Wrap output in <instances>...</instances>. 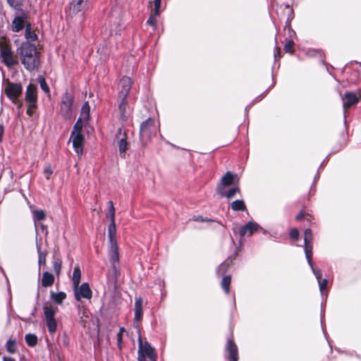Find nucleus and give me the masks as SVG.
I'll use <instances>...</instances> for the list:
<instances>
[{"label": "nucleus", "mask_w": 361, "mask_h": 361, "mask_svg": "<svg viewBox=\"0 0 361 361\" xmlns=\"http://www.w3.org/2000/svg\"><path fill=\"white\" fill-rule=\"evenodd\" d=\"M37 252H38V255H39V259H38L39 266L41 267L42 265H45L47 252L46 251H44V252L42 251L39 246H37Z\"/></svg>", "instance_id": "nucleus-34"}, {"label": "nucleus", "mask_w": 361, "mask_h": 361, "mask_svg": "<svg viewBox=\"0 0 361 361\" xmlns=\"http://www.w3.org/2000/svg\"><path fill=\"white\" fill-rule=\"evenodd\" d=\"M290 237L294 240H298L299 238V231L297 228H292L290 231Z\"/></svg>", "instance_id": "nucleus-49"}, {"label": "nucleus", "mask_w": 361, "mask_h": 361, "mask_svg": "<svg viewBox=\"0 0 361 361\" xmlns=\"http://www.w3.org/2000/svg\"><path fill=\"white\" fill-rule=\"evenodd\" d=\"M35 312H36V308L35 307V308H34V310H33V311H32V312L31 313V315H32V316H34V315H35Z\"/></svg>", "instance_id": "nucleus-62"}, {"label": "nucleus", "mask_w": 361, "mask_h": 361, "mask_svg": "<svg viewBox=\"0 0 361 361\" xmlns=\"http://www.w3.org/2000/svg\"><path fill=\"white\" fill-rule=\"evenodd\" d=\"M61 261L59 259H56L54 262L53 267L54 270L56 272L57 275L60 274L61 269Z\"/></svg>", "instance_id": "nucleus-45"}, {"label": "nucleus", "mask_w": 361, "mask_h": 361, "mask_svg": "<svg viewBox=\"0 0 361 361\" xmlns=\"http://www.w3.org/2000/svg\"><path fill=\"white\" fill-rule=\"evenodd\" d=\"M26 101L30 104L31 106L36 107L37 103V87L34 84L30 83L26 90L25 94Z\"/></svg>", "instance_id": "nucleus-16"}, {"label": "nucleus", "mask_w": 361, "mask_h": 361, "mask_svg": "<svg viewBox=\"0 0 361 361\" xmlns=\"http://www.w3.org/2000/svg\"><path fill=\"white\" fill-rule=\"evenodd\" d=\"M118 143L120 153L126 152L128 145L127 135H123L122 137L118 136Z\"/></svg>", "instance_id": "nucleus-29"}, {"label": "nucleus", "mask_w": 361, "mask_h": 361, "mask_svg": "<svg viewBox=\"0 0 361 361\" xmlns=\"http://www.w3.org/2000/svg\"><path fill=\"white\" fill-rule=\"evenodd\" d=\"M30 318H25V319H23L24 321H26L27 319H29Z\"/></svg>", "instance_id": "nucleus-64"}, {"label": "nucleus", "mask_w": 361, "mask_h": 361, "mask_svg": "<svg viewBox=\"0 0 361 361\" xmlns=\"http://www.w3.org/2000/svg\"><path fill=\"white\" fill-rule=\"evenodd\" d=\"M124 331H125V329H124L123 327H121V328L120 329V331H119V333H121V334H122V333H123V332H124Z\"/></svg>", "instance_id": "nucleus-61"}, {"label": "nucleus", "mask_w": 361, "mask_h": 361, "mask_svg": "<svg viewBox=\"0 0 361 361\" xmlns=\"http://www.w3.org/2000/svg\"><path fill=\"white\" fill-rule=\"evenodd\" d=\"M310 265V267H311V269L312 271V272L314 273L316 279H317L318 281H319L321 279H322V271L320 269H317L314 267V262H312V263L310 264H308Z\"/></svg>", "instance_id": "nucleus-41"}, {"label": "nucleus", "mask_w": 361, "mask_h": 361, "mask_svg": "<svg viewBox=\"0 0 361 361\" xmlns=\"http://www.w3.org/2000/svg\"><path fill=\"white\" fill-rule=\"evenodd\" d=\"M74 109V97L66 92L61 98L60 112L65 119L70 120L72 118Z\"/></svg>", "instance_id": "nucleus-2"}, {"label": "nucleus", "mask_w": 361, "mask_h": 361, "mask_svg": "<svg viewBox=\"0 0 361 361\" xmlns=\"http://www.w3.org/2000/svg\"><path fill=\"white\" fill-rule=\"evenodd\" d=\"M233 180L234 175L230 171H227L221 178V183L224 186L231 185L233 183Z\"/></svg>", "instance_id": "nucleus-26"}, {"label": "nucleus", "mask_w": 361, "mask_h": 361, "mask_svg": "<svg viewBox=\"0 0 361 361\" xmlns=\"http://www.w3.org/2000/svg\"><path fill=\"white\" fill-rule=\"evenodd\" d=\"M54 283V276L53 274L46 271L42 275V286L43 287L51 286Z\"/></svg>", "instance_id": "nucleus-23"}, {"label": "nucleus", "mask_w": 361, "mask_h": 361, "mask_svg": "<svg viewBox=\"0 0 361 361\" xmlns=\"http://www.w3.org/2000/svg\"><path fill=\"white\" fill-rule=\"evenodd\" d=\"M361 98V90L360 97H357L355 93L352 92H346L343 97V108L348 109L352 106L357 104Z\"/></svg>", "instance_id": "nucleus-15"}, {"label": "nucleus", "mask_w": 361, "mask_h": 361, "mask_svg": "<svg viewBox=\"0 0 361 361\" xmlns=\"http://www.w3.org/2000/svg\"><path fill=\"white\" fill-rule=\"evenodd\" d=\"M109 204V211L106 214V217L110 220V223H115V207L114 206L113 202L109 201L108 202Z\"/></svg>", "instance_id": "nucleus-31"}, {"label": "nucleus", "mask_w": 361, "mask_h": 361, "mask_svg": "<svg viewBox=\"0 0 361 361\" xmlns=\"http://www.w3.org/2000/svg\"><path fill=\"white\" fill-rule=\"evenodd\" d=\"M25 37L27 39H31L32 41L35 40L37 38L36 34L34 33L33 32L30 31V30L28 27L26 28Z\"/></svg>", "instance_id": "nucleus-48"}, {"label": "nucleus", "mask_w": 361, "mask_h": 361, "mask_svg": "<svg viewBox=\"0 0 361 361\" xmlns=\"http://www.w3.org/2000/svg\"><path fill=\"white\" fill-rule=\"evenodd\" d=\"M25 338L26 343L30 346L33 347V346L36 345L37 343V337L35 334H27L25 336Z\"/></svg>", "instance_id": "nucleus-35"}, {"label": "nucleus", "mask_w": 361, "mask_h": 361, "mask_svg": "<svg viewBox=\"0 0 361 361\" xmlns=\"http://www.w3.org/2000/svg\"><path fill=\"white\" fill-rule=\"evenodd\" d=\"M6 350L11 353H14L16 351V341L12 339H9L6 343Z\"/></svg>", "instance_id": "nucleus-40"}, {"label": "nucleus", "mask_w": 361, "mask_h": 361, "mask_svg": "<svg viewBox=\"0 0 361 361\" xmlns=\"http://www.w3.org/2000/svg\"><path fill=\"white\" fill-rule=\"evenodd\" d=\"M21 63L29 71L38 68L40 65L39 53L35 45L25 42L17 49Z\"/></svg>", "instance_id": "nucleus-1"}, {"label": "nucleus", "mask_w": 361, "mask_h": 361, "mask_svg": "<svg viewBox=\"0 0 361 361\" xmlns=\"http://www.w3.org/2000/svg\"><path fill=\"white\" fill-rule=\"evenodd\" d=\"M120 266H111V269L109 271L108 274V283L109 288L111 290H117L118 285V279L120 276Z\"/></svg>", "instance_id": "nucleus-7"}, {"label": "nucleus", "mask_w": 361, "mask_h": 361, "mask_svg": "<svg viewBox=\"0 0 361 361\" xmlns=\"http://www.w3.org/2000/svg\"><path fill=\"white\" fill-rule=\"evenodd\" d=\"M161 0H154V8L152 9L151 11H153L154 14L159 15L160 13V6H161Z\"/></svg>", "instance_id": "nucleus-44"}, {"label": "nucleus", "mask_w": 361, "mask_h": 361, "mask_svg": "<svg viewBox=\"0 0 361 361\" xmlns=\"http://www.w3.org/2000/svg\"><path fill=\"white\" fill-rule=\"evenodd\" d=\"M24 0H7L8 4L13 8L20 9Z\"/></svg>", "instance_id": "nucleus-39"}, {"label": "nucleus", "mask_w": 361, "mask_h": 361, "mask_svg": "<svg viewBox=\"0 0 361 361\" xmlns=\"http://www.w3.org/2000/svg\"><path fill=\"white\" fill-rule=\"evenodd\" d=\"M74 288L75 298L78 301H80L81 298L90 299L92 298V290L87 283H83L80 286L78 285Z\"/></svg>", "instance_id": "nucleus-8"}, {"label": "nucleus", "mask_w": 361, "mask_h": 361, "mask_svg": "<svg viewBox=\"0 0 361 361\" xmlns=\"http://www.w3.org/2000/svg\"><path fill=\"white\" fill-rule=\"evenodd\" d=\"M22 90L23 89L20 84L13 83L8 81L5 87V94L10 99L13 101V102L16 103L18 98L22 94Z\"/></svg>", "instance_id": "nucleus-6"}, {"label": "nucleus", "mask_w": 361, "mask_h": 361, "mask_svg": "<svg viewBox=\"0 0 361 361\" xmlns=\"http://www.w3.org/2000/svg\"><path fill=\"white\" fill-rule=\"evenodd\" d=\"M82 129V119L80 118L75 123L71 134H81Z\"/></svg>", "instance_id": "nucleus-38"}, {"label": "nucleus", "mask_w": 361, "mask_h": 361, "mask_svg": "<svg viewBox=\"0 0 361 361\" xmlns=\"http://www.w3.org/2000/svg\"><path fill=\"white\" fill-rule=\"evenodd\" d=\"M287 14V19L286 20L285 23V27L284 29H288L289 32L292 31L290 27V22L294 18V11L292 7L287 5L285 8L284 11Z\"/></svg>", "instance_id": "nucleus-20"}, {"label": "nucleus", "mask_w": 361, "mask_h": 361, "mask_svg": "<svg viewBox=\"0 0 361 361\" xmlns=\"http://www.w3.org/2000/svg\"><path fill=\"white\" fill-rule=\"evenodd\" d=\"M304 247L307 262L311 264L312 263L313 234L310 228L305 230Z\"/></svg>", "instance_id": "nucleus-5"}, {"label": "nucleus", "mask_w": 361, "mask_h": 361, "mask_svg": "<svg viewBox=\"0 0 361 361\" xmlns=\"http://www.w3.org/2000/svg\"><path fill=\"white\" fill-rule=\"evenodd\" d=\"M66 298V295L63 292H59V293H53V292L51 293V298L56 304H59V305L62 304L63 300H65Z\"/></svg>", "instance_id": "nucleus-28"}, {"label": "nucleus", "mask_w": 361, "mask_h": 361, "mask_svg": "<svg viewBox=\"0 0 361 361\" xmlns=\"http://www.w3.org/2000/svg\"><path fill=\"white\" fill-rule=\"evenodd\" d=\"M237 255L238 252L235 251L233 255L229 256L225 261L219 264L216 269V275L219 276H226V273L228 271L229 267L233 264Z\"/></svg>", "instance_id": "nucleus-12"}, {"label": "nucleus", "mask_w": 361, "mask_h": 361, "mask_svg": "<svg viewBox=\"0 0 361 361\" xmlns=\"http://www.w3.org/2000/svg\"><path fill=\"white\" fill-rule=\"evenodd\" d=\"M126 99H121V102L120 103V104L118 106V109H119L120 114H121V117L122 118L123 120L126 119V111L127 102H126Z\"/></svg>", "instance_id": "nucleus-36"}, {"label": "nucleus", "mask_w": 361, "mask_h": 361, "mask_svg": "<svg viewBox=\"0 0 361 361\" xmlns=\"http://www.w3.org/2000/svg\"><path fill=\"white\" fill-rule=\"evenodd\" d=\"M123 135H126V132L122 128H118L116 135L117 140H118V136L122 137Z\"/></svg>", "instance_id": "nucleus-56"}, {"label": "nucleus", "mask_w": 361, "mask_h": 361, "mask_svg": "<svg viewBox=\"0 0 361 361\" xmlns=\"http://www.w3.org/2000/svg\"><path fill=\"white\" fill-rule=\"evenodd\" d=\"M274 58L276 60L277 59H280L281 57H282V54H281V48L279 47H275V51H274Z\"/></svg>", "instance_id": "nucleus-51"}, {"label": "nucleus", "mask_w": 361, "mask_h": 361, "mask_svg": "<svg viewBox=\"0 0 361 361\" xmlns=\"http://www.w3.org/2000/svg\"><path fill=\"white\" fill-rule=\"evenodd\" d=\"M109 243H117L116 223H110L108 227Z\"/></svg>", "instance_id": "nucleus-21"}, {"label": "nucleus", "mask_w": 361, "mask_h": 361, "mask_svg": "<svg viewBox=\"0 0 361 361\" xmlns=\"http://www.w3.org/2000/svg\"><path fill=\"white\" fill-rule=\"evenodd\" d=\"M306 214L305 212H304L303 211H301L296 216H295V220L299 221H301L302 219L305 218V216H306Z\"/></svg>", "instance_id": "nucleus-54"}, {"label": "nucleus", "mask_w": 361, "mask_h": 361, "mask_svg": "<svg viewBox=\"0 0 361 361\" xmlns=\"http://www.w3.org/2000/svg\"><path fill=\"white\" fill-rule=\"evenodd\" d=\"M34 217L37 221H41L45 219L46 214L45 212L43 210H35L34 212Z\"/></svg>", "instance_id": "nucleus-46"}, {"label": "nucleus", "mask_w": 361, "mask_h": 361, "mask_svg": "<svg viewBox=\"0 0 361 361\" xmlns=\"http://www.w3.org/2000/svg\"><path fill=\"white\" fill-rule=\"evenodd\" d=\"M139 361H145V357L143 356L142 357H140Z\"/></svg>", "instance_id": "nucleus-63"}, {"label": "nucleus", "mask_w": 361, "mask_h": 361, "mask_svg": "<svg viewBox=\"0 0 361 361\" xmlns=\"http://www.w3.org/2000/svg\"><path fill=\"white\" fill-rule=\"evenodd\" d=\"M109 256L111 266H119V253L117 243L110 244Z\"/></svg>", "instance_id": "nucleus-18"}, {"label": "nucleus", "mask_w": 361, "mask_h": 361, "mask_svg": "<svg viewBox=\"0 0 361 361\" xmlns=\"http://www.w3.org/2000/svg\"><path fill=\"white\" fill-rule=\"evenodd\" d=\"M142 318V299L139 297L135 302V321L139 322Z\"/></svg>", "instance_id": "nucleus-19"}, {"label": "nucleus", "mask_w": 361, "mask_h": 361, "mask_svg": "<svg viewBox=\"0 0 361 361\" xmlns=\"http://www.w3.org/2000/svg\"><path fill=\"white\" fill-rule=\"evenodd\" d=\"M57 308H54L51 305L44 307V313L46 319L54 318V315Z\"/></svg>", "instance_id": "nucleus-30"}, {"label": "nucleus", "mask_w": 361, "mask_h": 361, "mask_svg": "<svg viewBox=\"0 0 361 361\" xmlns=\"http://www.w3.org/2000/svg\"><path fill=\"white\" fill-rule=\"evenodd\" d=\"M49 331L54 334L56 331L57 324L55 318L46 319Z\"/></svg>", "instance_id": "nucleus-33"}, {"label": "nucleus", "mask_w": 361, "mask_h": 361, "mask_svg": "<svg viewBox=\"0 0 361 361\" xmlns=\"http://www.w3.org/2000/svg\"><path fill=\"white\" fill-rule=\"evenodd\" d=\"M39 84L42 90L45 92L46 93H49V88L46 82V80L44 78H41L39 79Z\"/></svg>", "instance_id": "nucleus-47"}, {"label": "nucleus", "mask_w": 361, "mask_h": 361, "mask_svg": "<svg viewBox=\"0 0 361 361\" xmlns=\"http://www.w3.org/2000/svg\"><path fill=\"white\" fill-rule=\"evenodd\" d=\"M34 106H31L30 104H29V107L27 109V114L29 116H32L33 114V109H35Z\"/></svg>", "instance_id": "nucleus-55"}, {"label": "nucleus", "mask_w": 361, "mask_h": 361, "mask_svg": "<svg viewBox=\"0 0 361 361\" xmlns=\"http://www.w3.org/2000/svg\"><path fill=\"white\" fill-rule=\"evenodd\" d=\"M4 132V128L2 125H0V142L3 140V135Z\"/></svg>", "instance_id": "nucleus-57"}, {"label": "nucleus", "mask_w": 361, "mask_h": 361, "mask_svg": "<svg viewBox=\"0 0 361 361\" xmlns=\"http://www.w3.org/2000/svg\"><path fill=\"white\" fill-rule=\"evenodd\" d=\"M117 341H118V345H121V342H122V334L121 333H118L117 335Z\"/></svg>", "instance_id": "nucleus-59"}, {"label": "nucleus", "mask_w": 361, "mask_h": 361, "mask_svg": "<svg viewBox=\"0 0 361 361\" xmlns=\"http://www.w3.org/2000/svg\"><path fill=\"white\" fill-rule=\"evenodd\" d=\"M319 282V289L321 292H323L327 287L328 281L326 279H321Z\"/></svg>", "instance_id": "nucleus-50"}, {"label": "nucleus", "mask_w": 361, "mask_h": 361, "mask_svg": "<svg viewBox=\"0 0 361 361\" xmlns=\"http://www.w3.org/2000/svg\"><path fill=\"white\" fill-rule=\"evenodd\" d=\"M87 1L88 0H73L66 11L67 15L71 18L74 17L86 7Z\"/></svg>", "instance_id": "nucleus-9"}, {"label": "nucleus", "mask_w": 361, "mask_h": 361, "mask_svg": "<svg viewBox=\"0 0 361 361\" xmlns=\"http://www.w3.org/2000/svg\"><path fill=\"white\" fill-rule=\"evenodd\" d=\"M90 105L89 103L87 102H85L81 109V118L82 120L87 121L90 117Z\"/></svg>", "instance_id": "nucleus-32"}, {"label": "nucleus", "mask_w": 361, "mask_h": 361, "mask_svg": "<svg viewBox=\"0 0 361 361\" xmlns=\"http://www.w3.org/2000/svg\"><path fill=\"white\" fill-rule=\"evenodd\" d=\"M44 174L46 175V177L47 179H49L50 176H51V174L53 173V171L52 169H51V167L49 166L47 167H46L44 170Z\"/></svg>", "instance_id": "nucleus-52"}, {"label": "nucleus", "mask_w": 361, "mask_h": 361, "mask_svg": "<svg viewBox=\"0 0 361 361\" xmlns=\"http://www.w3.org/2000/svg\"><path fill=\"white\" fill-rule=\"evenodd\" d=\"M194 221H201V222H203V221H207V222H214V221L212 219H204L202 216H197L194 219Z\"/></svg>", "instance_id": "nucleus-53"}, {"label": "nucleus", "mask_w": 361, "mask_h": 361, "mask_svg": "<svg viewBox=\"0 0 361 361\" xmlns=\"http://www.w3.org/2000/svg\"><path fill=\"white\" fill-rule=\"evenodd\" d=\"M4 361H15V360L11 357H4Z\"/></svg>", "instance_id": "nucleus-60"}, {"label": "nucleus", "mask_w": 361, "mask_h": 361, "mask_svg": "<svg viewBox=\"0 0 361 361\" xmlns=\"http://www.w3.org/2000/svg\"><path fill=\"white\" fill-rule=\"evenodd\" d=\"M237 192H240V188L238 187H234L231 188L226 194L223 195L227 198L233 197Z\"/></svg>", "instance_id": "nucleus-43"}, {"label": "nucleus", "mask_w": 361, "mask_h": 361, "mask_svg": "<svg viewBox=\"0 0 361 361\" xmlns=\"http://www.w3.org/2000/svg\"><path fill=\"white\" fill-rule=\"evenodd\" d=\"M0 54L4 63L8 67H12L18 63V61L13 56L11 48L7 44L2 42H0Z\"/></svg>", "instance_id": "nucleus-4"}, {"label": "nucleus", "mask_w": 361, "mask_h": 361, "mask_svg": "<svg viewBox=\"0 0 361 361\" xmlns=\"http://www.w3.org/2000/svg\"><path fill=\"white\" fill-rule=\"evenodd\" d=\"M139 357L143 356L145 358V356H147L152 361H156L154 349L147 342L143 345L140 337L139 338ZM140 357H138V359Z\"/></svg>", "instance_id": "nucleus-13"}, {"label": "nucleus", "mask_w": 361, "mask_h": 361, "mask_svg": "<svg viewBox=\"0 0 361 361\" xmlns=\"http://www.w3.org/2000/svg\"><path fill=\"white\" fill-rule=\"evenodd\" d=\"M223 278L221 281V287L223 289L224 292L228 295L230 293V287L231 284V275H226L222 276Z\"/></svg>", "instance_id": "nucleus-22"}, {"label": "nucleus", "mask_w": 361, "mask_h": 361, "mask_svg": "<svg viewBox=\"0 0 361 361\" xmlns=\"http://www.w3.org/2000/svg\"><path fill=\"white\" fill-rule=\"evenodd\" d=\"M158 16L159 15L154 14L153 11H151L150 16L147 22V24L152 26L154 28H156L157 22L156 17Z\"/></svg>", "instance_id": "nucleus-42"}, {"label": "nucleus", "mask_w": 361, "mask_h": 361, "mask_svg": "<svg viewBox=\"0 0 361 361\" xmlns=\"http://www.w3.org/2000/svg\"><path fill=\"white\" fill-rule=\"evenodd\" d=\"M81 279V271L78 266L74 268L73 274V287H77L80 284Z\"/></svg>", "instance_id": "nucleus-27"}, {"label": "nucleus", "mask_w": 361, "mask_h": 361, "mask_svg": "<svg viewBox=\"0 0 361 361\" xmlns=\"http://www.w3.org/2000/svg\"><path fill=\"white\" fill-rule=\"evenodd\" d=\"M261 226L256 222L249 221L239 228L238 234L243 238L245 235L251 236L255 232L258 231Z\"/></svg>", "instance_id": "nucleus-10"}, {"label": "nucleus", "mask_w": 361, "mask_h": 361, "mask_svg": "<svg viewBox=\"0 0 361 361\" xmlns=\"http://www.w3.org/2000/svg\"><path fill=\"white\" fill-rule=\"evenodd\" d=\"M231 208L233 210V211H236V212H238V211H241V212H244L246 210V205L245 204V202L242 200H235L233 201L231 204Z\"/></svg>", "instance_id": "nucleus-24"}, {"label": "nucleus", "mask_w": 361, "mask_h": 361, "mask_svg": "<svg viewBox=\"0 0 361 361\" xmlns=\"http://www.w3.org/2000/svg\"><path fill=\"white\" fill-rule=\"evenodd\" d=\"M154 133V122L152 118H148L140 126V137H150L151 134Z\"/></svg>", "instance_id": "nucleus-14"}, {"label": "nucleus", "mask_w": 361, "mask_h": 361, "mask_svg": "<svg viewBox=\"0 0 361 361\" xmlns=\"http://www.w3.org/2000/svg\"><path fill=\"white\" fill-rule=\"evenodd\" d=\"M294 45H295V43H294L293 40L288 39L284 44V51L286 53L293 54L295 51Z\"/></svg>", "instance_id": "nucleus-37"}, {"label": "nucleus", "mask_w": 361, "mask_h": 361, "mask_svg": "<svg viewBox=\"0 0 361 361\" xmlns=\"http://www.w3.org/2000/svg\"><path fill=\"white\" fill-rule=\"evenodd\" d=\"M305 219L310 223H312V220L314 219L313 216L309 214H306V216H305Z\"/></svg>", "instance_id": "nucleus-58"}, {"label": "nucleus", "mask_w": 361, "mask_h": 361, "mask_svg": "<svg viewBox=\"0 0 361 361\" xmlns=\"http://www.w3.org/2000/svg\"><path fill=\"white\" fill-rule=\"evenodd\" d=\"M73 145L75 152L80 156L82 154L84 136L82 134H71Z\"/></svg>", "instance_id": "nucleus-17"}, {"label": "nucleus", "mask_w": 361, "mask_h": 361, "mask_svg": "<svg viewBox=\"0 0 361 361\" xmlns=\"http://www.w3.org/2000/svg\"><path fill=\"white\" fill-rule=\"evenodd\" d=\"M225 349L228 353V360L229 361L238 360V349L237 345L235 343L233 331L231 328H230L228 330V334L227 335V343Z\"/></svg>", "instance_id": "nucleus-3"}, {"label": "nucleus", "mask_w": 361, "mask_h": 361, "mask_svg": "<svg viewBox=\"0 0 361 361\" xmlns=\"http://www.w3.org/2000/svg\"><path fill=\"white\" fill-rule=\"evenodd\" d=\"M24 27V20L22 17H16L13 21L12 29L14 32H18Z\"/></svg>", "instance_id": "nucleus-25"}, {"label": "nucleus", "mask_w": 361, "mask_h": 361, "mask_svg": "<svg viewBox=\"0 0 361 361\" xmlns=\"http://www.w3.org/2000/svg\"><path fill=\"white\" fill-rule=\"evenodd\" d=\"M132 83L133 82L129 77L125 76L121 79L118 83V87L120 89L118 92V97L120 99L127 98L128 93L131 89Z\"/></svg>", "instance_id": "nucleus-11"}]
</instances>
